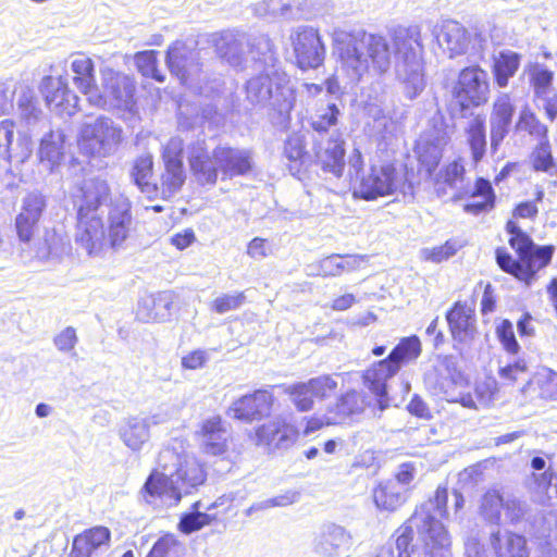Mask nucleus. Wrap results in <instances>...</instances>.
Segmentation results:
<instances>
[{
	"mask_svg": "<svg viewBox=\"0 0 557 557\" xmlns=\"http://www.w3.org/2000/svg\"><path fill=\"white\" fill-rule=\"evenodd\" d=\"M185 546L173 534L161 536L152 546L147 557H183Z\"/></svg>",
	"mask_w": 557,
	"mask_h": 557,
	"instance_id": "nucleus-52",
	"label": "nucleus"
},
{
	"mask_svg": "<svg viewBox=\"0 0 557 557\" xmlns=\"http://www.w3.org/2000/svg\"><path fill=\"white\" fill-rule=\"evenodd\" d=\"M341 111L336 104H329L322 112L317 113L311 119V127L318 134V137H322L333 126L337 124Z\"/></svg>",
	"mask_w": 557,
	"mask_h": 557,
	"instance_id": "nucleus-57",
	"label": "nucleus"
},
{
	"mask_svg": "<svg viewBox=\"0 0 557 557\" xmlns=\"http://www.w3.org/2000/svg\"><path fill=\"white\" fill-rule=\"evenodd\" d=\"M119 434L124 445L133 451H139L150 438L148 423L139 416L126 419Z\"/></svg>",
	"mask_w": 557,
	"mask_h": 557,
	"instance_id": "nucleus-36",
	"label": "nucleus"
},
{
	"mask_svg": "<svg viewBox=\"0 0 557 557\" xmlns=\"http://www.w3.org/2000/svg\"><path fill=\"white\" fill-rule=\"evenodd\" d=\"M207 479L196 457L187 453L186 441L173 438L160 453L157 468L147 478L141 494L151 504L161 499L176 506L184 495L194 493Z\"/></svg>",
	"mask_w": 557,
	"mask_h": 557,
	"instance_id": "nucleus-1",
	"label": "nucleus"
},
{
	"mask_svg": "<svg viewBox=\"0 0 557 557\" xmlns=\"http://www.w3.org/2000/svg\"><path fill=\"white\" fill-rule=\"evenodd\" d=\"M16 110L18 117L27 126H33L44 117L34 89L26 83H18L15 86Z\"/></svg>",
	"mask_w": 557,
	"mask_h": 557,
	"instance_id": "nucleus-33",
	"label": "nucleus"
},
{
	"mask_svg": "<svg viewBox=\"0 0 557 557\" xmlns=\"http://www.w3.org/2000/svg\"><path fill=\"white\" fill-rule=\"evenodd\" d=\"M504 507V497L498 491H487L481 499L480 511L491 520L498 521Z\"/></svg>",
	"mask_w": 557,
	"mask_h": 557,
	"instance_id": "nucleus-59",
	"label": "nucleus"
},
{
	"mask_svg": "<svg viewBox=\"0 0 557 557\" xmlns=\"http://www.w3.org/2000/svg\"><path fill=\"white\" fill-rule=\"evenodd\" d=\"M77 198V213L99 214L100 208L111 200V189L103 178H86L79 188Z\"/></svg>",
	"mask_w": 557,
	"mask_h": 557,
	"instance_id": "nucleus-22",
	"label": "nucleus"
},
{
	"mask_svg": "<svg viewBox=\"0 0 557 557\" xmlns=\"http://www.w3.org/2000/svg\"><path fill=\"white\" fill-rule=\"evenodd\" d=\"M65 237L55 230H46L42 237L35 243V257L47 260L50 257H59L66 249Z\"/></svg>",
	"mask_w": 557,
	"mask_h": 557,
	"instance_id": "nucleus-43",
	"label": "nucleus"
},
{
	"mask_svg": "<svg viewBox=\"0 0 557 557\" xmlns=\"http://www.w3.org/2000/svg\"><path fill=\"white\" fill-rule=\"evenodd\" d=\"M74 240L77 248L88 256L98 257L106 253L110 247L101 215L77 213Z\"/></svg>",
	"mask_w": 557,
	"mask_h": 557,
	"instance_id": "nucleus-13",
	"label": "nucleus"
},
{
	"mask_svg": "<svg viewBox=\"0 0 557 557\" xmlns=\"http://www.w3.org/2000/svg\"><path fill=\"white\" fill-rule=\"evenodd\" d=\"M345 140L343 135L333 131L329 137H317L313 144V151L324 172L332 173L339 177L345 166Z\"/></svg>",
	"mask_w": 557,
	"mask_h": 557,
	"instance_id": "nucleus-18",
	"label": "nucleus"
},
{
	"mask_svg": "<svg viewBox=\"0 0 557 557\" xmlns=\"http://www.w3.org/2000/svg\"><path fill=\"white\" fill-rule=\"evenodd\" d=\"M123 140V129L112 119L98 116L82 124L77 144L91 157H107L116 151Z\"/></svg>",
	"mask_w": 557,
	"mask_h": 557,
	"instance_id": "nucleus-7",
	"label": "nucleus"
},
{
	"mask_svg": "<svg viewBox=\"0 0 557 557\" xmlns=\"http://www.w3.org/2000/svg\"><path fill=\"white\" fill-rule=\"evenodd\" d=\"M188 163L197 181L201 184H214L216 182V168L214 152L210 156L205 140H197L188 147Z\"/></svg>",
	"mask_w": 557,
	"mask_h": 557,
	"instance_id": "nucleus-29",
	"label": "nucleus"
},
{
	"mask_svg": "<svg viewBox=\"0 0 557 557\" xmlns=\"http://www.w3.org/2000/svg\"><path fill=\"white\" fill-rule=\"evenodd\" d=\"M274 396L268 391H256L235 400L231 407L233 417L251 422L268 416L272 409Z\"/></svg>",
	"mask_w": 557,
	"mask_h": 557,
	"instance_id": "nucleus-23",
	"label": "nucleus"
},
{
	"mask_svg": "<svg viewBox=\"0 0 557 557\" xmlns=\"http://www.w3.org/2000/svg\"><path fill=\"white\" fill-rule=\"evenodd\" d=\"M171 315V300L168 296L145 299L138 309L137 317L144 322H163Z\"/></svg>",
	"mask_w": 557,
	"mask_h": 557,
	"instance_id": "nucleus-41",
	"label": "nucleus"
},
{
	"mask_svg": "<svg viewBox=\"0 0 557 557\" xmlns=\"http://www.w3.org/2000/svg\"><path fill=\"white\" fill-rule=\"evenodd\" d=\"M248 52L251 59L262 62L264 69L276 66V53L272 40L267 35L249 37Z\"/></svg>",
	"mask_w": 557,
	"mask_h": 557,
	"instance_id": "nucleus-47",
	"label": "nucleus"
},
{
	"mask_svg": "<svg viewBox=\"0 0 557 557\" xmlns=\"http://www.w3.org/2000/svg\"><path fill=\"white\" fill-rule=\"evenodd\" d=\"M49 109L59 115H73L78 110V97L61 76H45L39 86Z\"/></svg>",
	"mask_w": 557,
	"mask_h": 557,
	"instance_id": "nucleus-17",
	"label": "nucleus"
},
{
	"mask_svg": "<svg viewBox=\"0 0 557 557\" xmlns=\"http://www.w3.org/2000/svg\"><path fill=\"white\" fill-rule=\"evenodd\" d=\"M332 40L341 67L351 82L383 75L392 65L393 51L382 35L363 30L347 33L336 28Z\"/></svg>",
	"mask_w": 557,
	"mask_h": 557,
	"instance_id": "nucleus-2",
	"label": "nucleus"
},
{
	"mask_svg": "<svg viewBox=\"0 0 557 557\" xmlns=\"http://www.w3.org/2000/svg\"><path fill=\"white\" fill-rule=\"evenodd\" d=\"M421 342L418 336L404 337L389 352V357L401 368L404 364L414 361L421 355Z\"/></svg>",
	"mask_w": 557,
	"mask_h": 557,
	"instance_id": "nucleus-51",
	"label": "nucleus"
},
{
	"mask_svg": "<svg viewBox=\"0 0 557 557\" xmlns=\"http://www.w3.org/2000/svg\"><path fill=\"white\" fill-rule=\"evenodd\" d=\"M135 62L138 71L146 77H151L158 82H164V76L158 70L157 52L153 50L138 52L135 55Z\"/></svg>",
	"mask_w": 557,
	"mask_h": 557,
	"instance_id": "nucleus-58",
	"label": "nucleus"
},
{
	"mask_svg": "<svg viewBox=\"0 0 557 557\" xmlns=\"http://www.w3.org/2000/svg\"><path fill=\"white\" fill-rule=\"evenodd\" d=\"M111 532L106 527H94L76 535L70 557H98L109 549Z\"/></svg>",
	"mask_w": 557,
	"mask_h": 557,
	"instance_id": "nucleus-26",
	"label": "nucleus"
},
{
	"mask_svg": "<svg viewBox=\"0 0 557 557\" xmlns=\"http://www.w3.org/2000/svg\"><path fill=\"white\" fill-rule=\"evenodd\" d=\"M135 81L111 69L102 71L101 90L97 88L89 104L104 110L132 112L135 107Z\"/></svg>",
	"mask_w": 557,
	"mask_h": 557,
	"instance_id": "nucleus-8",
	"label": "nucleus"
},
{
	"mask_svg": "<svg viewBox=\"0 0 557 557\" xmlns=\"http://www.w3.org/2000/svg\"><path fill=\"white\" fill-rule=\"evenodd\" d=\"M288 41L299 69L315 70L324 63L326 48L317 28L307 25L294 27Z\"/></svg>",
	"mask_w": 557,
	"mask_h": 557,
	"instance_id": "nucleus-9",
	"label": "nucleus"
},
{
	"mask_svg": "<svg viewBox=\"0 0 557 557\" xmlns=\"http://www.w3.org/2000/svg\"><path fill=\"white\" fill-rule=\"evenodd\" d=\"M516 129L537 141L549 138L548 126L530 108H523L520 111L516 122Z\"/></svg>",
	"mask_w": 557,
	"mask_h": 557,
	"instance_id": "nucleus-44",
	"label": "nucleus"
},
{
	"mask_svg": "<svg viewBox=\"0 0 557 557\" xmlns=\"http://www.w3.org/2000/svg\"><path fill=\"white\" fill-rule=\"evenodd\" d=\"M199 436L201 449L205 454L220 456L226 451L228 433L220 417L205 420Z\"/></svg>",
	"mask_w": 557,
	"mask_h": 557,
	"instance_id": "nucleus-30",
	"label": "nucleus"
},
{
	"mask_svg": "<svg viewBox=\"0 0 557 557\" xmlns=\"http://www.w3.org/2000/svg\"><path fill=\"white\" fill-rule=\"evenodd\" d=\"M306 424L301 432L302 436H309L315 431L321 430L325 425H335L336 419L329 412V408H326L325 413L323 414H313L311 417L304 419Z\"/></svg>",
	"mask_w": 557,
	"mask_h": 557,
	"instance_id": "nucleus-64",
	"label": "nucleus"
},
{
	"mask_svg": "<svg viewBox=\"0 0 557 557\" xmlns=\"http://www.w3.org/2000/svg\"><path fill=\"white\" fill-rule=\"evenodd\" d=\"M246 98L253 106L269 108L272 123L284 126L295 106V90L288 75L277 66L264 69L246 84Z\"/></svg>",
	"mask_w": 557,
	"mask_h": 557,
	"instance_id": "nucleus-5",
	"label": "nucleus"
},
{
	"mask_svg": "<svg viewBox=\"0 0 557 557\" xmlns=\"http://www.w3.org/2000/svg\"><path fill=\"white\" fill-rule=\"evenodd\" d=\"M505 230L509 235L508 245L513 255L503 246L497 247L495 249L496 264L504 273L512 276L519 283L530 286L537 280L540 271L552 262L555 247L553 245L537 246L515 220H508Z\"/></svg>",
	"mask_w": 557,
	"mask_h": 557,
	"instance_id": "nucleus-3",
	"label": "nucleus"
},
{
	"mask_svg": "<svg viewBox=\"0 0 557 557\" xmlns=\"http://www.w3.org/2000/svg\"><path fill=\"white\" fill-rule=\"evenodd\" d=\"M284 156L290 162L288 164L292 175H297L301 166L305 165L309 159L306 150L305 143L300 135L293 134L288 136L284 145Z\"/></svg>",
	"mask_w": 557,
	"mask_h": 557,
	"instance_id": "nucleus-48",
	"label": "nucleus"
},
{
	"mask_svg": "<svg viewBox=\"0 0 557 557\" xmlns=\"http://www.w3.org/2000/svg\"><path fill=\"white\" fill-rule=\"evenodd\" d=\"M337 376L336 374H322L309 379L307 382L314 399L321 401L329 399L338 387Z\"/></svg>",
	"mask_w": 557,
	"mask_h": 557,
	"instance_id": "nucleus-53",
	"label": "nucleus"
},
{
	"mask_svg": "<svg viewBox=\"0 0 557 557\" xmlns=\"http://www.w3.org/2000/svg\"><path fill=\"white\" fill-rule=\"evenodd\" d=\"M373 499L379 509L394 511L405 503V488L394 481L380 483L373 491Z\"/></svg>",
	"mask_w": 557,
	"mask_h": 557,
	"instance_id": "nucleus-39",
	"label": "nucleus"
},
{
	"mask_svg": "<svg viewBox=\"0 0 557 557\" xmlns=\"http://www.w3.org/2000/svg\"><path fill=\"white\" fill-rule=\"evenodd\" d=\"M521 55L513 51L500 52L494 59L492 65V73L494 83L504 88L508 85L509 79L512 78L519 70Z\"/></svg>",
	"mask_w": 557,
	"mask_h": 557,
	"instance_id": "nucleus-38",
	"label": "nucleus"
},
{
	"mask_svg": "<svg viewBox=\"0 0 557 557\" xmlns=\"http://www.w3.org/2000/svg\"><path fill=\"white\" fill-rule=\"evenodd\" d=\"M198 59V52L183 41H175L166 52L168 67L184 85H191L193 77L199 73Z\"/></svg>",
	"mask_w": 557,
	"mask_h": 557,
	"instance_id": "nucleus-21",
	"label": "nucleus"
},
{
	"mask_svg": "<svg viewBox=\"0 0 557 557\" xmlns=\"http://www.w3.org/2000/svg\"><path fill=\"white\" fill-rule=\"evenodd\" d=\"M184 149L183 139L172 137L163 148L162 160L164 165H183L182 153Z\"/></svg>",
	"mask_w": 557,
	"mask_h": 557,
	"instance_id": "nucleus-62",
	"label": "nucleus"
},
{
	"mask_svg": "<svg viewBox=\"0 0 557 557\" xmlns=\"http://www.w3.org/2000/svg\"><path fill=\"white\" fill-rule=\"evenodd\" d=\"M14 122L3 120L0 122V158L11 164H22L29 159L33 152V143L27 134L14 136Z\"/></svg>",
	"mask_w": 557,
	"mask_h": 557,
	"instance_id": "nucleus-19",
	"label": "nucleus"
},
{
	"mask_svg": "<svg viewBox=\"0 0 557 557\" xmlns=\"http://www.w3.org/2000/svg\"><path fill=\"white\" fill-rule=\"evenodd\" d=\"M403 183L393 164L372 165L364 172L355 187L354 196L363 200H375L394 195Z\"/></svg>",
	"mask_w": 557,
	"mask_h": 557,
	"instance_id": "nucleus-11",
	"label": "nucleus"
},
{
	"mask_svg": "<svg viewBox=\"0 0 557 557\" xmlns=\"http://www.w3.org/2000/svg\"><path fill=\"white\" fill-rule=\"evenodd\" d=\"M202 116L199 115L198 109L188 103H181L178 106V128L181 131H189L201 125Z\"/></svg>",
	"mask_w": 557,
	"mask_h": 557,
	"instance_id": "nucleus-60",
	"label": "nucleus"
},
{
	"mask_svg": "<svg viewBox=\"0 0 557 557\" xmlns=\"http://www.w3.org/2000/svg\"><path fill=\"white\" fill-rule=\"evenodd\" d=\"M491 547L496 557H529L527 539L513 532L493 533Z\"/></svg>",
	"mask_w": 557,
	"mask_h": 557,
	"instance_id": "nucleus-34",
	"label": "nucleus"
},
{
	"mask_svg": "<svg viewBox=\"0 0 557 557\" xmlns=\"http://www.w3.org/2000/svg\"><path fill=\"white\" fill-rule=\"evenodd\" d=\"M401 368L389 356L373 363L363 374L364 384L377 397L381 410L386 409L391 401L396 398L388 396L386 382L396 375Z\"/></svg>",
	"mask_w": 557,
	"mask_h": 557,
	"instance_id": "nucleus-20",
	"label": "nucleus"
},
{
	"mask_svg": "<svg viewBox=\"0 0 557 557\" xmlns=\"http://www.w3.org/2000/svg\"><path fill=\"white\" fill-rule=\"evenodd\" d=\"M298 428L283 414L273 416L255 429L253 443L269 453L290 448L298 440Z\"/></svg>",
	"mask_w": 557,
	"mask_h": 557,
	"instance_id": "nucleus-12",
	"label": "nucleus"
},
{
	"mask_svg": "<svg viewBox=\"0 0 557 557\" xmlns=\"http://www.w3.org/2000/svg\"><path fill=\"white\" fill-rule=\"evenodd\" d=\"M515 111L516 108L509 94H500L494 100L490 117L491 146L494 149H497L508 135Z\"/></svg>",
	"mask_w": 557,
	"mask_h": 557,
	"instance_id": "nucleus-25",
	"label": "nucleus"
},
{
	"mask_svg": "<svg viewBox=\"0 0 557 557\" xmlns=\"http://www.w3.org/2000/svg\"><path fill=\"white\" fill-rule=\"evenodd\" d=\"M352 546L351 533L335 523L323 524L312 541V549L320 557H349Z\"/></svg>",
	"mask_w": 557,
	"mask_h": 557,
	"instance_id": "nucleus-14",
	"label": "nucleus"
},
{
	"mask_svg": "<svg viewBox=\"0 0 557 557\" xmlns=\"http://www.w3.org/2000/svg\"><path fill=\"white\" fill-rule=\"evenodd\" d=\"M495 335L507 354L516 356L520 352L521 347L516 338L511 321L503 319L495 327Z\"/></svg>",
	"mask_w": 557,
	"mask_h": 557,
	"instance_id": "nucleus-56",
	"label": "nucleus"
},
{
	"mask_svg": "<svg viewBox=\"0 0 557 557\" xmlns=\"http://www.w3.org/2000/svg\"><path fill=\"white\" fill-rule=\"evenodd\" d=\"M65 135L61 129L50 131L39 145L38 156L40 162L49 170L59 165L64 157Z\"/></svg>",
	"mask_w": 557,
	"mask_h": 557,
	"instance_id": "nucleus-35",
	"label": "nucleus"
},
{
	"mask_svg": "<svg viewBox=\"0 0 557 557\" xmlns=\"http://www.w3.org/2000/svg\"><path fill=\"white\" fill-rule=\"evenodd\" d=\"M499 389L498 382L492 375L485 376L475 383L474 396L467 394L460 395L458 401L468 408H475L476 405H486L497 395Z\"/></svg>",
	"mask_w": 557,
	"mask_h": 557,
	"instance_id": "nucleus-40",
	"label": "nucleus"
},
{
	"mask_svg": "<svg viewBox=\"0 0 557 557\" xmlns=\"http://www.w3.org/2000/svg\"><path fill=\"white\" fill-rule=\"evenodd\" d=\"M186 180V174L183 165H164V171L160 177L161 197L164 199L174 196L183 186Z\"/></svg>",
	"mask_w": 557,
	"mask_h": 557,
	"instance_id": "nucleus-49",
	"label": "nucleus"
},
{
	"mask_svg": "<svg viewBox=\"0 0 557 557\" xmlns=\"http://www.w3.org/2000/svg\"><path fill=\"white\" fill-rule=\"evenodd\" d=\"M193 507L195 511L184 515L178 523L180 531L185 534L196 532L214 520L213 516L199 511V502L195 503Z\"/></svg>",
	"mask_w": 557,
	"mask_h": 557,
	"instance_id": "nucleus-55",
	"label": "nucleus"
},
{
	"mask_svg": "<svg viewBox=\"0 0 557 557\" xmlns=\"http://www.w3.org/2000/svg\"><path fill=\"white\" fill-rule=\"evenodd\" d=\"M529 162L534 172L554 173L557 171V162L553 154V147L549 138L539 140L531 149Z\"/></svg>",
	"mask_w": 557,
	"mask_h": 557,
	"instance_id": "nucleus-42",
	"label": "nucleus"
},
{
	"mask_svg": "<svg viewBox=\"0 0 557 557\" xmlns=\"http://www.w3.org/2000/svg\"><path fill=\"white\" fill-rule=\"evenodd\" d=\"M284 393L297 411L308 412L314 408V397L307 381L285 385Z\"/></svg>",
	"mask_w": 557,
	"mask_h": 557,
	"instance_id": "nucleus-50",
	"label": "nucleus"
},
{
	"mask_svg": "<svg viewBox=\"0 0 557 557\" xmlns=\"http://www.w3.org/2000/svg\"><path fill=\"white\" fill-rule=\"evenodd\" d=\"M366 400L362 393L350 389L343 394L336 403L327 406L329 412L336 419V423L345 422L349 417L363 411Z\"/></svg>",
	"mask_w": 557,
	"mask_h": 557,
	"instance_id": "nucleus-37",
	"label": "nucleus"
},
{
	"mask_svg": "<svg viewBox=\"0 0 557 557\" xmlns=\"http://www.w3.org/2000/svg\"><path fill=\"white\" fill-rule=\"evenodd\" d=\"M419 38L418 27H398L392 34L395 52L401 55V61L396 66L397 75L408 88L412 89L413 96L424 87Z\"/></svg>",
	"mask_w": 557,
	"mask_h": 557,
	"instance_id": "nucleus-6",
	"label": "nucleus"
},
{
	"mask_svg": "<svg viewBox=\"0 0 557 557\" xmlns=\"http://www.w3.org/2000/svg\"><path fill=\"white\" fill-rule=\"evenodd\" d=\"M218 55L231 66L239 67L247 61L249 36L242 33L222 32L214 35Z\"/></svg>",
	"mask_w": 557,
	"mask_h": 557,
	"instance_id": "nucleus-27",
	"label": "nucleus"
},
{
	"mask_svg": "<svg viewBox=\"0 0 557 557\" xmlns=\"http://www.w3.org/2000/svg\"><path fill=\"white\" fill-rule=\"evenodd\" d=\"M447 502L448 488L440 485L434 497L414 511L409 524H405L397 530L395 548L392 554H396V557H410L413 528L418 530L425 544L431 545L433 549L448 547L450 543L449 534L443 521H448Z\"/></svg>",
	"mask_w": 557,
	"mask_h": 557,
	"instance_id": "nucleus-4",
	"label": "nucleus"
},
{
	"mask_svg": "<svg viewBox=\"0 0 557 557\" xmlns=\"http://www.w3.org/2000/svg\"><path fill=\"white\" fill-rule=\"evenodd\" d=\"M255 13L261 17L293 16V8L289 0H263L255 5Z\"/></svg>",
	"mask_w": 557,
	"mask_h": 557,
	"instance_id": "nucleus-54",
	"label": "nucleus"
},
{
	"mask_svg": "<svg viewBox=\"0 0 557 557\" xmlns=\"http://www.w3.org/2000/svg\"><path fill=\"white\" fill-rule=\"evenodd\" d=\"M490 92V81L485 70L479 65H471L460 71L455 84V98L461 111L485 104Z\"/></svg>",
	"mask_w": 557,
	"mask_h": 557,
	"instance_id": "nucleus-10",
	"label": "nucleus"
},
{
	"mask_svg": "<svg viewBox=\"0 0 557 557\" xmlns=\"http://www.w3.org/2000/svg\"><path fill=\"white\" fill-rule=\"evenodd\" d=\"M455 342L463 349L474 342L478 330L474 314V304L455 302Z\"/></svg>",
	"mask_w": 557,
	"mask_h": 557,
	"instance_id": "nucleus-31",
	"label": "nucleus"
},
{
	"mask_svg": "<svg viewBox=\"0 0 557 557\" xmlns=\"http://www.w3.org/2000/svg\"><path fill=\"white\" fill-rule=\"evenodd\" d=\"M554 73L546 67L535 64L530 70V83L536 94L545 92L552 85Z\"/></svg>",
	"mask_w": 557,
	"mask_h": 557,
	"instance_id": "nucleus-61",
	"label": "nucleus"
},
{
	"mask_svg": "<svg viewBox=\"0 0 557 557\" xmlns=\"http://www.w3.org/2000/svg\"><path fill=\"white\" fill-rule=\"evenodd\" d=\"M46 208L45 197L29 193L22 200L21 212L16 216L15 227L21 242L28 244Z\"/></svg>",
	"mask_w": 557,
	"mask_h": 557,
	"instance_id": "nucleus-24",
	"label": "nucleus"
},
{
	"mask_svg": "<svg viewBox=\"0 0 557 557\" xmlns=\"http://www.w3.org/2000/svg\"><path fill=\"white\" fill-rule=\"evenodd\" d=\"M153 160L152 156L145 153L139 156L133 164L131 176L138 188L145 194H152L158 191V186L150 184L149 180L152 176Z\"/></svg>",
	"mask_w": 557,
	"mask_h": 557,
	"instance_id": "nucleus-45",
	"label": "nucleus"
},
{
	"mask_svg": "<svg viewBox=\"0 0 557 557\" xmlns=\"http://www.w3.org/2000/svg\"><path fill=\"white\" fill-rule=\"evenodd\" d=\"M455 200L463 201V211L479 215L492 211L496 206V194L491 182L484 177H478L473 185L461 184L457 187Z\"/></svg>",
	"mask_w": 557,
	"mask_h": 557,
	"instance_id": "nucleus-15",
	"label": "nucleus"
},
{
	"mask_svg": "<svg viewBox=\"0 0 557 557\" xmlns=\"http://www.w3.org/2000/svg\"><path fill=\"white\" fill-rule=\"evenodd\" d=\"M71 70L73 72V83L76 88L86 96L87 101L97 90L95 65L92 60L84 53H74L71 55Z\"/></svg>",
	"mask_w": 557,
	"mask_h": 557,
	"instance_id": "nucleus-32",
	"label": "nucleus"
},
{
	"mask_svg": "<svg viewBox=\"0 0 557 557\" xmlns=\"http://www.w3.org/2000/svg\"><path fill=\"white\" fill-rule=\"evenodd\" d=\"M466 134L473 160H481L486 150L485 117L481 114L473 116L466 128Z\"/></svg>",
	"mask_w": 557,
	"mask_h": 557,
	"instance_id": "nucleus-46",
	"label": "nucleus"
},
{
	"mask_svg": "<svg viewBox=\"0 0 557 557\" xmlns=\"http://www.w3.org/2000/svg\"><path fill=\"white\" fill-rule=\"evenodd\" d=\"M132 203L123 195L110 202L108 212L107 238L109 247L116 250L123 247L133 230Z\"/></svg>",
	"mask_w": 557,
	"mask_h": 557,
	"instance_id": "nucleus-16",
	"label": "nucleus"
},
{
	"mask_svg": "<svg viewBox=\"0 0 557 557\" xmlns=\"http://www.w3.org/2000/svg\"><path fill=\"white\" fill-rule=\"evenodd\" d=\"M244 293H236L233 295L224 294L214 299L212 304V309L216 313L223 314L225 312L239 308L244 304Z\"/></svg>",
	"mask_w": 557,
	"mask_h": 557,
	"instance_id": "nucleus-63",
	"label": "nucleus"
},
{
	"mask_svg": "<svg viewBox=\"0 0 557 557\" xmlns=\"http://www.w3.org/2000/svg\"><path fill=\"white\" fill-rule=\"evenodd\" d=\"M214 163L225 177L244 175L251 169V156L247 150L228 147L214 149Z\"/></svg>",
	"mask_w": 557,
	"mask_h": 557,
	"instance_id": "nucleus-28",
	"label": "nucleus"
}]
</instances>
